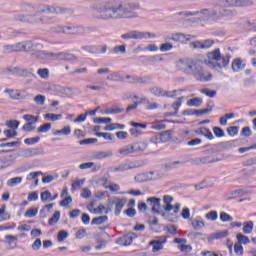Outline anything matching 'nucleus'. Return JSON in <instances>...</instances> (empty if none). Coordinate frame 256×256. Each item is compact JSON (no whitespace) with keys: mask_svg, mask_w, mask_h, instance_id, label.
<instances>
[{"mask_svg":"<svg viewBox=\"0 0 256 256\" xmlns=\"http://www.w3.org/2000/svg\"><path fill=\"white\" fill-rule=\"evenodd\" d=\"M4 75H23L24 77H35L33 72H29L28 70H23L19 67H8L4 72Z\"/></svg>","mask_w":256,"mask_h":256,"instance_id":"f8f14e48","label":"nucleus"},{"mask_svg":"<svg viewBox=\"0 0 256 256\" xmlns=\"http://www.w3.org/2000/svg\"><path fill=\"white\" fill-rule=\"evenodd\" d=\"M123 111H125V109H123V108H109L106 110V114L107 115H117L119 113H123Z\"/></svg>","mask_w":256,"mask_h":256,"instance_id":"5fc2aeb1","label":"nucleus"},{"mask_svg":"<svg viewBox=\"0 0 256 256\" xmlns=\"http://www.w3.org/2000/svg\"><path fill=\"white\" fill-rule=\"evenodd\" d=\"M150 93L155 97H163V88L159 86H152L149 88Z\"/></svg>","mask_w":256,"mask_h":256,"instance_id":"473e14b6","label":"nucleus"},{"mask_svg":"<svg viewBox=\"0 0 256 256\" xmlns=\"http://www.w3.org/2000/svg\"><path fill=\"white\" fill-rule=\"evenodd\" d=\"M247 195V191L243 189L233 190L224 195V199L226 201H231V199H237V197H244Z\"/></svg>","mask_w":256,"mask_h":256,"instance_id":"aec40b11","label":"nucleus"},{"mask_svg":"<svg viewBox=\"0 0 256 256\" xmlns=\"http://www.w3.org/2000/svg\"><path fill=\"white\" fill-rule=\"evenodd\" d=\"M157 35L151 32L139 31V30H131L125 34L121 35V39H155Z\"/></svg>","mask_w":256,"mask_h":256,"instance_id":"6e6552de","label":"nucleus"},{"mask_svg":"<svg viewBox=\"0 0 256 256\" xmlns=\"http://www.w3.org/2000/svg\"><path fill=\"white\" fill-rule=\"evenodd\" d=\"M134 239H137V234L130 232L118 239L117 244L122 245L123 247H129Z\"/></svg>","mask_w":256,"mask_h":256,"instance_id":"a211bd4d","label":"nucleus"},{"mask_svg":"<svg viewBox=\"0 0 256 256\" xmlns=\"http://www.w3.org/2000/svg\"><path fill=\"white\" fill-rule=\"evenodd\" d=\"M243 225V233H245V235L253 233V221L244 222Z\"/></svg>","mask_w":256,"mask_h":256,"instance_id":"7c9ffc66","label":"nucleus"},{"mask_svg":"<svg viewBox=\"0 0 256 256\" xmlns=\"http://www.w3.org/2000/svg\"><path fill=\"white\" fill-rule=\"evenodd\" d=\"M19 121L18 120H9L6 122L7 127H9V129H13V131H15V129L19 128Z\"/></svg>","mask_w":256,"mask_h":256,"instance_id":"864d4df0","label":"nucleus"},{"mask_svg":"<svg viewBox=\"0 0 256 256\" xmlns=\"http://www.w3.org/2000/svg\"><path fill=\"white\" fill-rule=\"evenodd\" d=\"M109 157H113V150L96 152L93 156V159L101 160L109 159Z\"/></svg>","mask_w":256,"mask_h":256,"instance_id":"5701e85b","label":"nucleus"},{"mask_svg":"<svg viewBox=\"0 0 256 256\" xmlns=\"http://www.w3.org/2000/svg\"><path fill=\"white\" fill-rule=\"evenodd\" d=\"M236 239H237V243L240 244V245H248V243H251V240H249V237L241 234V233H238L236 235Z\"/></svg>","mask_w":256,"mask_h":256,"instance_id":"2f4dec72","label":"nucleus"},{"mask_svg":"<svg viewBox=\"0 0 256 256\" xmlns=\"http://www.w3.org/2000/svg\"><path fill=\"white\" fill-rule=\"evenodd\" d=\"M153 173L154 172H149L148 174H141L135 177L136 181H139V179H141L140 181H151V179H153Z\"/></svg>","mask_w":256,"mask_h":256,"instance_id":"a19ab883","label":"nucleus"},{"mask_svg":"<svg viewBox=\"0 0 256 256\" xmlns=\"http://www.w3.org/2000/svg\"><path fill=\"white\" fill-rule=\"evenodd\" d=\"M112 53H121L122 55H125L127 53V45L122 44V45H117L112 49Z\"/></svg>","mask_w":256,"mask_h":256,"instance_id":"58836bf2","label":"nucleus"},{"mask_svg":"<svg viewBox=\"0 0 256 256\" xmlns=\"http://www.w3.org/2000/svg\"><path fill=\"white\" fill-rule=\"evenodd\" d=\"M93 213H96V215H103V213H105V215H107L111 213V208L99 205L96 209L93 210Z\"/></svg>","mask_w":256,"mask_h":256,"instance_id":"c756f323","label":"nucleus"},{"mask_svg":"<svg viewBox=\"0 0 256 256\" xmlns=\"http://www.w3.org/2000/svg\"><path fill=\"white\" fill-rule=\"evenodd\" d=\"M196 133L198 135H202L203 137H206V139H208L209 141H213V139H215V137L213 136V133L211 132V130H209L206 127H200Z\"/></svg>","mask_w":256,"mask_h":256,"instance_id":"4be33fe9","label":"nucleus"},{"mask_svg":"<svg viewBox=\"0 0 256 256\" xmlns=\"http://www.w3.org/2000/svg\"><path fill=\"white\" fill-rule=\"evenodd\" d=\"M245 61L241 60V58H235L232 61V71H234V73H239V71H243V69H245Z\"/></svg>","mask_w":256,"mask_h":256,"instance_id":"412c9836","label":"nucleus"},{"mask_svg":"<svg viewBox=\"0 0 256 256\" xmlns=\"http://www.w3.org/2000/svg\"><path fill=\"white\" fill-rule=\"evenodd\" d=\"M229 235V231L223 230L220 232H215L208 236V241H214V239H223Z\"/></svg>","mask_w":256,"mask_h":256,"instance_id":"393cba45","label":"nucleus"},{"mask_svg":"<svg viewBox=\"0 0 256 256\" xmlns=\"http://www.w3.org/2000/svg\"><path fill=\"white\" fill-rule=\"evenodd\" d=\"M111 118H101V117H96L94 118V123H96L97 125H101V123H111Z\"/></svg>","mask_w":256,"mask_h":256,"instance_id":"69168bd1","label":"nucleus"},{"mask_svg":"<svg viewBox=\"0 0 256 256\" xmlns=\"http://www.w3.org/2000/svg\"><path fill=\"white\" fill-rule=\"evenodd\" d=\"M51 197L52 195H51V192H49V190H46L40 194V199L43 202L51 201Z\"/></svg>","mask_w":256,"mask_h":256,"instance_id":"bf43d9fd","label":"nucleus"},{"mask_svg":"<svg viewBox=\"0 0 256 256\" xmlns=\"http://www.w3.org/2000/svg\"><path fill=\"white\" fill-rule=\"evenodd\" d=\"M91 168H92V171L96 173V171H99V169H101V166H96L94 162H86L79 165V169L81 170L91 169Z\"/></svg>","mask_w":256,"mask_h":256,"instance_id":"a878e982","label":"nucleus"},{"mask_svg":"<svg viewBox=\"0 0 256 256\" xmlns=\"http://www.w3.org/2000/svg\"><path fill=\"white\" fill-rule=\"evenodd\" d=\"M146 202L151 207L152 213H155L156 215H161V198L157 197H150L147 198Z\"/></svg>","mask_w":256,"mask_h":256,"instance_id":"4468645a","label":"nucleus"},{"mask_svg":"<svg viewBox=\"0 0 256 256\" xmlns=\"http://www.w3.org/2000/svg\"><path fill=\"white\" fill-rule=\"evenodd\" d=\"M220 221H222V223H229V222L233 221V217L231 215H229L227 212H221L220 213Z\"/></svg>","mask_w":256,"mask_h":256,"instance_id":"de8ad7c7","label":"nucleus"},{"mask_svg":"<svg viewBox=\"0 0 256 256\" xmlns=\"http://www.w3.org/2000/svg\"><path fill=\"white\" fill-rule=\"evenodd\" d=\"M54 203H50V204H47L45 205L41 210H40V217L41 219H45L47 217H49V214L47 212V209H53L54 207Z\"/></svg>","mask_w":256,"mask_h":256,"instance_id":"72a5a7b5","label":"nucleus"},{"mask_svg":"<svg viewBox=\"0 0 256 256\" xmlns=\"http://www.w3.org/2000/svg\"><path fill=\"white\" fill-rule=\"evenodd\" d=\"M139 167H143V163L141 162H130V163H123L114 168V171L123 172V171H130L131 169H137Z\"/></svg>","mask_w":256,"mask_h":256,"instance_id":"f3484780","label":"nucleus"},{"mask_svg":"<svg viewBox=\"0 0 256 256\" xmlns=\"http://www.w3.org/2000/svg\"><path fill=\"white\" fill-rule=\"evenodd\" d=\"M177 165H183L181 161H173L164 165L165 169H177Z\"/></svg>","mask_w":256,"mask_h":256,"instance_id":"4d7b16f0","label":"nucleus"},{"mask_svg":"<svg viewBox=\"0 0 256 256\" xmlns=\"http://www.w3.org/2000/svg\"><path fill=\"white\" fill-rule=\"evenodd\" d=\"M23 181V177H14L7 181L8 187H15L16 185L21 184Z\"/></svg>","mask_w":256,"mask_h":256,"instance_id":"ea45409f","label":"nucleus"},{"mask_svg":"<svg viewBox=\"0 0 256 256\" xmlns=\"http://www.w3.org/2000/svg\"><path fill=\"white\" fill-rule=\"evenodd\" d=\"M188 107H201L203 105V99L196 97L187 101Z\"/></svg>","mask_w":256,"mask_h":256,"instance_id":"c85d7f7f","label":"nucleus"},{"mask_svg":"<svg viewBox=\"0 0 256 256\" xmlns=\"http://www.w3.org/2000/svg\"><path fill=\"white\" fill-rule=\"evenodd\" d=\"M147 149V143L145 142H136L131 145H126L119 149L120 155L126 157V155H131L133 153H143Z\"/></svg>","mask_w":256,"mask_h":256,"instance_id":"0eeeda50","label":"nucleus"},{"mask_svg":"<svg viewBox=\"0 0 256 256\" xmlns=\"http://www.w3.org/2000/svg\"><path fill=\"white\" fill-rule=\"evenodd\" d=\"M108 219L109 217L107 216H99V217L93 218L91 221V225H103V223H106Z\"/></svg>","mask_w":256,"mask_h":256,"instance_id":"f704fd0d","label":"nucleus"},{"mask_svg":"<svg viewBox=\"0 0 256 256\" xmlns=\"http://www.w3.org/2000/svg\"><path fill=\"white\" fill-rule=\"evenodd\" d=\"M43 44L33 41V40H25L24 41V51L26 53H32L34 57L37 59H46L47 61H69L70 63H75L77 59H79L77 56L71 54V53H65V52H47V51H41L43 49Z\"/></svg>","mask_w":256,"mask_h":256,"instance_id":"7ed1b4c3","label":"nucleus"},{"mask_svg":"<svg viewBox=\"0 0 256 256\" xmlns=\"http://www.w3.org/2000/svg\"><path fill=\"white\" fill-rule=\"evenodd\" d=\"M234 252L236 255H243V246L238 242L234 245Z\"/></svg>","mask_w":256,"mask_h":256,"instance_id":"774afa93","label":"nucleus"},{"mask_svg":"<svg viewBox=\"0 0 256 256\" xmlns=\"http://www.w3.org/2000/svg\"><path fill=\"white\" fill-rule=\"evenodd\" d=\"M95 28L84 26H65L64 35H87V33H93Z\"/></svg>","mask_w":256,"mask_h":256,"instance_id":"9d476101","label":"nucleus"},{"mask_svg":"<svg viewBox=\"0 0 256 256\" xmlns=\"http://www.w3.org/2000/svg\"><path fill=\"white\" fill-rule=\"evenodd\" d=\"M215 45V41L211 39L202 40V49H211Z\"/></svg>","mask_w":256,"mask_h":256,"instance_id":"13d9d810","label":"nucleus"},{"mask_svg":"<svg viewBox=\"0 0 256 256\" xmlns=\"http://www.w3.org/2000/svg\"><path fill=\"white\" fill-rule=\"evenodd\" d=\"M39 213V208H30L24 213V217L33 218L37 216Z\"/></svg>","mask_w":256,"mask_h":256,"instance_id":"37998d69","label":"nucleus"},{"mask_svg":"<svg viewBox=\"0 0 256 256\" xmlns=\"http://www.w3.org/2000/svg\"><path fill=\"white\" fill-rule=\"evenodd\" d=\"M24 121H27V123H30V125H35L37 121H39V116H33L31 114H25L23 116Z\"/></svg>","mask_w":256,"mask_h":256,"instance_id":"e433bc0d","label":"nucleus"},{"mask_svg":"<svg viewBox=\"0 0 256 256\" xmlns=\"http://www.w3.org/2000/svg\"><path fill=\"white\" fill-rule=\"evenodd\" d=\"M31 97V94L27 92L26 90H18L16 91V101H23L25 99H29Z\"/></svg>","mask_w":256,"mask_h":256,"instance_id":"bb28decb","label":"nucleus"},{"mask_svg":"<svg viewBox=\"0 0 256 256\" xmlns=\"http://www.w3.org/2000/svg\"><path fill=\"white\" fill-rule=\"evenodd\" d=\"M61 217V212L56 211L53 216L48 220V225H55V223H58L59 219Z\"/></svg>","mask_w":256,"mask_h":256,"instance_id":"79ce46f5","label":"nucleus"},{"mask_svg":"<svg viewBox=\"0 0 256 256\" xmlns=\"http://www.w3.org/2000/svg\"><path fill=\"white\" fill-rule=\"evenodd\" d=\"M21 51H25L24 41L14 44V53H19Z\"/></svg>","mask_w":256,"mask_h":256,"instance_id":"680f3d73","label":"nucleus"},{"mask_svg":"<svg viewBox=\"0 0 256 256\" xmlns=\"http://www.w3.org/2000/svg\"><path fill=\"white\" fill-rule=\"evenodd\" d=\"M37 75H39V77H41V79H49V69L40 68L37 71Z\"/></svg>","mask_w":256,"mask_h":256,"instance_id":"09e8293b","label":"nucleus"},{"mask_svg":"<svg viewBox=\"0 0 256 256\" xmlns=\"http://www.w3.org/2000/svg\"><path fill=\"white\" fill-rule=\"evenodd\" d=\"M5 161H7L8 167H10L11 163H15L17 159V154H10L4 157Z\"/></svg>","mask_w":256,"mask_h":256,"instance_id":"e2e57ef3","label":"nucleus"},{"mask_svg":"<svg viewBox=\"0 0 256 256\" xmlns=\"http://www.w3.org/2000/svg\"><path fill=\"white\" fill-rule=\"evenodd\" d=\"M237 10H231V9H222L218 11V20L221 19V17H236Z\"/></svg>","mask_w":256,"mask_h":256,"instance_id":"b1692460","label":"nucleus"},{"mask_svg":"<svg viewBox=\"0 0 256 256\" xmlns=\"http://www.w3.org/2000/svg\"><path fill=\"white\" fill-rule=\"evenodd\" d=\"M213 133L215 137H218V138L225 137V131L221 127L215 126L213 128Z\"/></svg>","mask_w":256,"mask_h":256,"instance_id":"603ef678","label":"nucleus"},{"mask_svg":"<svg viewBox=\"0 0 256 256\" xmlns=\"http://www.w3.org/2000/svg\"><path fill=\"white\" fill-rule=\"evenodd\" d=\"M232 57L233 56L229 53L222 54L221 50L216 48L213 51L208 52L207 60H204V63L210 67V69L219 72L222 69H227L229 67Z\"/></svg>","mask_w":256,"mask_h":256,"instance_id":"20e7f679","label":"nucleus"},{"mask_svg":"<svg viewBox=\"0 0 256 256\" xmlns=\"http://www.w3.org/2000/svg\"><path fill=\"white\" fill-rule=\"evenodd\" d=\"M220 145L222 149H226V150L234 149V147H237V140L222 142Z\"/></svg>","mask_w":256,"mask_h":256,"instance_id":"c9c22d12","label":"nucleus"},{"mask_svg":"<svg viewBox=\"0 0 256 256\" xmlns=\"http://www.w3.org/2000/svg\"><path fill=\"white\" fill-rule=\"evenodd\" d=\"M253 2L251 0H219L217 6L222 9H227L229 7H251Z\"/></svg>","mask_w":256,"mask_h":256,"instance_id":"1a4fd4ad","label":"nucleus"},{"mask_svg":"<svg viewBox=\"0 0 256 256\" xmlns=\"http://www.w3.org/2000/svg\"><path fill=\"white\" fill-rule=\"evenodd\" d=\"M165 243H167V236H162L156 240L150 241V245L152 246V253H158V251L163 250Z\"/></svg>","mask_w":256,"mask_h":256,"instance_id":"2eb2a0df","label":"nucleus"},{"mask_svg":"<svg viewBox=\"0 0 256 256\" xmlns=\"http://www.w3.org/2000/svg\"><path fill=\"white\" fill-rule=\"evenodd\" d=\"M52 134L55 137H59L61 135H71V126H65L61 130H54L52 131Z\"/></svg>","mask_w":256,"mask_h":256,"instance_id":"cd10ccee","label":"nucleus"},{"mask_svg":"<svg viewBox=\"0 0 256 256\" xmlns=\"http://www.w3.org/2000/svg\"><path fill=\"white\" fill-rule=\"evenodd\" d=\"M67 237H69V232L65 231V230H60L58 232V236H57V241H59L60 243L63 242L65 239H67Z\"/></svg>","mask_w":256,"mask_h":256,"instance_id":"8fccbe9b","label":"nucleus"},{"mask_svg":"<svg viewBox=\"0 0 256 256\" xmlns=\"http://www.w3.org/2000/svg\"><path fill=\"white\" fill-rule=\"evenodd\" d=\"M39 141H41V137L37 136V137H34V138H26L24 140V143L26 145H35V143H39Z\"/></svg>","mask_w":256,"mask_h":256,"instance_id":"052dcab7","label":"nucleus"},{"mask_svg":"<svg viewBox=\"0 0 256 256\" xmlns=\"http://www.w3.org/2000/svg\"><path fill=\"white\" fill-rule=\"evenodd\" d=\"M62 118H63V115L53 114V113H47L44 116V119H46L47 121H59Z\"/></svg>","mask_w":256,"mask_h":256,"instance_id":"4c0bfd02","label":"nucleus"},{"mask_svg":"<svg viewBox=\"0 0 256 256\" xmlns=\"http://www.w3.org/2000/svg\"><path fill=\"white\" fill-rule=\"evenodd\" d=\"M176 15L184 17V19L201 15L202 21H205L206 23H217V21H219V11L215 8H203L200 11L195 12L183 11L176 13Z\"/></svg>","mask_w":256,"mask_h":256,"instance_id":"423d86ee","label":"nucleus"},{"mask_svg":"<svg viewBox=\"0 0 256 256\" xmlns=\"http://www.w3.org/2000/svg\"><path fill=\"white\" fill-rule=\"evenodd\" d=\"M200 93H202L203 95H206L207 97H210L211 99H213V97L217 96V91L209 90V88L201 89Z\"/></svg>","mask_w":256,"mask_h":256,"instance_id":"a18cd8bd","label":"nucleus"},{"mask_svg":"<svg viewBox=\"0 0 256 256\" xmlns=\"http://www.w3.org/2000/svg\"><path fill=\"white\" fill-rule=\"evenodd\" d=\"M171 139H172L171 130H167L152 137L151 141L152 143H167V141H171Z\"/></svg>","mask_w":256,"mask_h":256,"instance_id":"dca6fc26","label":"nucleus"},{"mask_svg":"<svg viewBox=\"0 0 256 256\" xmlns=\"http://www.w3.org/2000/svg\"><path fill=\"white\" fill-rule=\"evenodd\" d=\"M203 65H205V59H203V57L181 58L177 63V67L182 73L191 75L196 81L207 83V81L213 79V75L207 73Z\"/></svg>","mask_w":256,"mask_h":256,"instance_id":"f03ea898","label":"nucleus"},{"mask_svg":"<svg viewBox=\"0 0 256 256\" xmlns=\"http://www.w3.org/2000/svg\"><path fill=\"white\" fill-rule=\"evenodd\" d=\"M51 131V123H45L37 128V133H49Z\"/></svg>","mask_w":256,"mask_h":256,"instance_id":"49530a36","label":"nucleus"},{"mask_svg":"<svg viewBox=\"0 0 256 256\" xmlns=\"http://www.w3.org/2000/svg\"><path fill=\"white\" fill-rule=\"evenodd\" d=\"M227 133L230 137H235L239 133V126H231L227 128Z\"/></svg>","mask_w":256,"mask_h":256,"instance_id":"3c124183","label":"nucleus"},{"mask_svg":"<svg viewBox=\"0 0 256 256\" xmlns=\"http://www.w3.org/2000/svg\"><path fill=\"white\" fill-rule=\"evenodd\" d=\"M45 10L48 13H53L54 15H73L74 13L73 9L61 6L51 7L49 5H46Z\"/></svg>","mask_w":256,"mask_h":256,"instance_id":"9b49d317","label":"nucleus"},{"mask_svg":"<svg viewBox=\"0 0 256 256\" xmlns=\"http://www.w3.org/2000/svg\"><path fill=\"white\" fill-rule=\"evenodd\" d=\"M170 39L176 43H183V41H191V39H196V36L191 34L176 33L173 34Z\"/></svg>","mask_w":256,"mask_h":256,"instance_id":"6ab92c4d","label":"nucleus"},{"mask_svg":"<svg viewBox=\"0 0 256 256\" xmlns=\"http://www.w3.org/2000/svg\"><path fill=\"white\" fill-rule=\"evenodd\" d=\"M111 203L112 205H115V215L119 216L121 215V211H123L125 205H127V198L113 197L111 199Z\"/></svg>","mask_w":256,"mask_h":256,"instance_id":"ddd939ff","label":"nucleus"},{"mask_svg":"<svg viewBox=\"0 0 256 256\" xmlns=\"http://www.w3.org/2000/svg\"><path fill=\"white\" fill-rule=\"evenodd\" d=\"M41 13H45V10H40L33 15L18 14L15 19L22 23H30V25H55L56 23H59V18L55 16L41 15Z\"/></svg>","mask_w":256,"mask_h":256,"instance_id":"39448f33","label":"nucleus"},{"mask_svg":"<svg viewBox=\"0 0 256 256\" xmlns=\"http://www.w3.org/2000/svg\"><path fill=\"white\" fill-rule=\"evenodd\" d=\"M98 12L96 19L101 21H117L119 19H137L141 9L139 2H127L121 0L102 1L94 5Z\"/></svg>","mask_w":256,"mask_h":256,"instance_id":"f257e3e1","label":"nucleus"},{"mask_svg":"<svg viewBox=\"0 0 256 256\" xmlns=\"http://www.w3.org/2000/svg\"><path fill=\"white\" fill-rule=\"evenodd\" d=\"M205 217L208 221H217V218H218L217 211H210L205 215Z\"/></svg>","mask_w":256,"mask_h":256,"instance_id":"0e129e2a","label":"nucleus"},{"mask_svg":"<svg viewBox=\"0 0 256 256\" xmlns=\"http://www.w3.org/2000/svg\"><path fill=\"white\" fill-rule=\"evenodd\" d=\"M4 93H5V95L9 96V99H12V101H16V99H17V89H5Z\"/></svg>","mask_w":256,"mask_h":256,"instance_id":"c03bdc74","label":"nucleus"},{"mask_svg":"<svg viewBox=\"0 0 256 256\" xmlns=\"http://www.w3.org/2000/svg\"><path fill=\"white\" fill-rule=\"evenodd\" d=\"M45 95L38 94L33 98L37 105H45Z\"/></svg>","mask_w":256,"mask_h":256,"instance_id":"6e6d98bb","label":"nucleus"},{"mask_svg":"<svg viewBox=\"0 0 256 256\" xmlns=\"http://www.w3.org/2000/svg\"><path fill=\"white\" fill-rule=\"evenodd\" d=\"M93 143H97V138H88L81 140L79 145H93Z\"/></svg>","mask_w":256,"mask_h":256,"instance_id":"338daca9","label":"nucleus"}]
</instances>
